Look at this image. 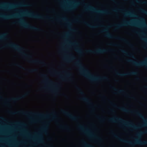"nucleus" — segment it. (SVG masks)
Masks as SVG:
<instances>
[{"label": "nucleus", "instance_id": "1", "mask_svg": "<svg viewBox=\"0 0 147 147\" xmlns=\"http://www.w3.org/2000/svg\"><path fill=\"white\" fill-rule=\"evenodd\" d=\"M109 102L110 104L112 105L115 107H116L118 109L123 111L126 113H135L137 116L143 119L145 122V123L140 126H137L134 125L131 121H127L122 118L116 117L109 119H108L109 121L112 123H120V125L130 127L134 129H137L140 127L147 125V120L145 119L143 115L138 111H132L127 109L124 107H118L112 102L111 101Z\"/></svg>", "mask_w": 147, "mask_h": 147}, {"label": "nucleus", "instance_id": "2", "mask_svg": "<svg viewBox=\"0 0 147 147\" xmlns=\"http://www.w3.org/2000/svg\"><path fill=\"white\" fill-rule=\"evenodd\" d=\"M74 65L79 68L80 74L92 82L102 80H108V78L106 76L96 77L92 75L90 71L86 68L80 60H77Z\"/></svg>", "mask_w": 147, "mask_h": 147}, {"label": "nucleus", "instance_id": "3", "mask_svg": "<svg viewBox=\"0 0 147 147\" xmlns=\"http://www.w3.org/2000/svg\"><path fill=\"white\" fill-rule=\"evenodd\" d=\"M17 113H18V112H11V113L12 114H15ZM19 113L23 115L29 117H30V115H32L40 117L51 118L52 120L55 119L57 118V112L55 111H54L50 114H43L40 113H35L32 112H28L23 111L19 112Z\"/></svg>", "mask_w": 147, "mask_h": 147}, {"label": "nucleus", "instance_id": "4", "mask_svg": "<svg viewBox=\"0 0 147 147\" xmlns=\"http://www.w3.org/2000/svg\"><path fill=\"white\" fill-rule=\"evenodd\" d=\"M41 76L45 78L43 82L51 86V88H49L48 89L53 93L56 94L58 90V84L50 80L46 74H41Z\"/></svg>", "mask_w": 147, "mask_h": 147}, {"label": "nucleus", "instance_id": "5", "mask_svg": "<svg viewBox=\"0 0 147 147\" xmlns=\"http://www.w3.org/2000/svg\"><path fill=\"white\" fill-rule=\"evenodd\" d=\"M112 134L115 138L120 141L127 143L132 146L136 144L144 145L147 144V141H142L138 139H135V141L134 142H132L126 140L121 138L113 132H112Z\"/></svg>", "mask_w": 147, "mask_h": 147}, {"label": "nucleus", "instance_id": "6", "mask_svg": "<svg viewBox=\"0 0 147 147\" xmlns=\"http://www.w3.org/2000/svg\"><path fill=\"white\" fill-rule=\"evenodd\" d=\"M4 47H9L12 48L19 52L21 54L26 57L29 58H31L32 57L31 55H28L25 53L24 51V47H21L17 44L13 42H11L9 44L5 45L4 46L2 47V48H3Z\"/></svg>", "mask_w": 147, "mask_h": 147}, {"label": "nucleus", "instance_id": "7", "mask_svg": "<svg viewBox=\"0 0 147 147\" xmlns=\"http://www.w3.org/2000/svg\"><path fill=\"white\" fill-rule=\"evenodd\" d=\"M108 27H105V28L100 31V32H106V34L105 36L107 38H114L123 41L128 45L130 47H133V45L128 40L126 39L121 37L120 36H114L112 35L109 32Z\"/></svg>", "mask_w": 147, "mask_h": 147}, {"label": "nucleus", "instance_id": "8", "mask_svg": "<svg viewBox=\"0 0 147 147\" xmlns=\"http://www.w3.org/2000/svg\"><path fill=\"white\" fill-rule=\"evenodd\" d=\"M141 19L142 20V22L140 25H136L134 23L133 20H131L130 21H124L123 23L119 24H116L114 26L116 27V29H118L119 28L124 26H135L136 25L138 26H142L143 27L146 28L147 27L146 25V23L143 18H141Z\"/></svg>", "mask_w": 147, "mask_h": 147}, {"label": "nucleus", "instance_id": "9", "mask_svg": "<svg viewBox=\"0 0 147 147\" xmlns=\"http://www.w3.org/2000/svg\"><path fill=\"white\" fill-rule=\"evenodd\" d=\"M22 14L26 16L36 19H47L49 20L53 19V18L49 16H45L38 14H35L33 12H30L28 10L22 11Z\"/></svg>", "mask_w": 147, "mask_h": 147}, {"label": "nucleus", "instance_id": "10", "mask_svg": "<svg viewBox=\"0 0 147 147\" xmlns=\"http://www.w3.org/2000/svg\"><path fill=\"white\" fill-rule=\"evenodd\" d=\"M16 23H19L23 27L31 30L37 31H41L42 30L39 28L36 27L31 25L27 22H26L24 20L21 19L17 22H13V24H16Z\"/></svg>", "mask_w": 147, "mask_h": 147}, {"label": "nucleus", "instance_id": "11", "mask_svg": "<svg viewBox=\"0 0 147 147\" xmlns=\"http://www.w3.org/2000/svg\"><path fill=\"white\" fill-rule=\"evenodd\" d=\"M85 11L90 10L93 12L100 14H110V12L106 10H97L95 7L91 6L88 4H85Z\"/></svg>", "mask_w": 147, "mask_h": 147}, {"label": "nucleus", "instance_id": "12", "mask_svg": "<svg viewBox=\"0 0 147 147\" xmlns=\"http://www.w3.org/2000/svg\"><path fill=\"white\" fill-rule=\"evenodd\" d=\"M80 2L76 0H74L70 2L68 9L69 11H72L75 10L78 6L80 4Z\"/></svg>", "mask_w": 147, "mask_h": 147}, {"label": "nucleus", "instance_id": "13", "mask_svg": "<svg viewBox=\"0 0 147 147\" xmlns=\"http://www.w3.org/2000/svg\"><path fill=\"white\" fill-rule=\"evenodd\" d=\"M17 6V5L9 3H3L0 4V9L9 10Z\"/></svg>", "mask_w": 147, "mask_h": 147}, {"label": "nucleus", "instance_id": "14", "mask_svg": "<svg viewBox=\"0 0 147 147\" xmlns=\"http://www.w3.org/2000/svg\"><path fill=\"white\" fill-rule=\"evenodd\" d=\"M111 51H112V50L111 49L109 50L105 49H99L95 51H93L91 50H86L85 51V52L87 53L100 54Z\"/></svg>", "mask_w": 147, "mask_h": 147}, {"label": "nucleus", "instance_id": "15", "mask_svg": "<svg viewBox=\"0 0 147 147\" xmlns=\"http://www.w3.org/2000/svg\"><path fill=\"white\" fill-rule=\"evenodd\" d=\"M127 61L128 62L131 63L134 65L137 66L141 67L147 66V58L146 59L145 61L139 62H137L131 59H127Z\"/></svg>", "mask_w": 147, "mask_h": 147}, {"label": "nucleus", "instance_id": "16", "mask_svg": "<svg viewBox=\"0 0 147 147\" xmlns=\"http://www.w3.org/2000/svg\"><path fill=\"white\" fill-rule=\"evenodd\" d=\"M28 92H27L24 95L20 96H19L16 98H12L9 99H6V101L4 103L5 105L8 106H9L10 105V104L8 102L10 100H12L13 101L15 102L19 100L24 98L25 96L28 95Z\"/></svg>", "mask_w": 147, "mask_h": 147}, {"label": "nucleus", "instance_id": "17", "mask_svg": "<svg viewBox=\"0 0 147 147\" xmlns=\"http://www.w3.org/2000/svg\"><path fill=\"white\" fill-rule=\"evenodd\" d=\"M78 128L89 136H95V135L91 132L88 129L85 128L82 125H79L78 126Z\"/></svg>", "mask_w": 147, "mask_h": 147}, {"label": "nucleus", "instance_id": "18", "mask_svg": "<svg viewBox=\"0 0 147 147\" xmlns=\"http://www.w3.org/2000/svg\"><path fill=\"white\" fill-rule=\"evenodd\" d=\"M115 72L116 75L121 77L131 75H137L138 74V73L136 71H132L127 73H121L118 72L117 70H115Z\"/></svg>", "mask_w": 147, "mask_h": 147}, {"label": "nucleus", "instance_id": "19", "mask_svg": "<svg viewBox=\"0 0 147 147\" xmlns=\"http://www.w3.org/2000/svg\"><path fill=\"white\" fill-rule=\"evenodd\" d=\"M18 17H20V16L18 14H12L9 15L0 14V18L4 19H9Z\"/></svg>", "mask_w": 147, "mask_h": 147}, {"label": "nucleus", "instance_id": "20", "mask_svg": "<svg viewBox=\"0 0 147 147\" xmlns=\"http://www.w3.org/2000/svg\"><path fill=\"white\" fill-rule=\"evenodd\" d=\"M111 88L112 89H113L114 91H116L117 93H118L119 94L125 93V94H126V95L127 97H128L129 98H134V97H133V96L130 97V96L128 94H126V93L125 91L123 90H122V89L118 90V89H116L113 86H111Z\"/></svg>", "mask_w": 147, "mask_h": 147}, {"label": "nucleus", "instance_id": "21", "mask_svg": "<svg viewBox=\"0 0 147 147\" xmlns=\"http://www.w3.org/2000/svg\"><path fill=\"white\" fill-rule=\"evenodd\" d=\"M67 116L71 120L77 121L80 117L79 116H76L72 113H69L67 114Z\"/></svg>", "mask_w": 147, "mask_h": 147}, {"label": "nucleus", "instance_id": "22", "mask_svg": "<svg viewBox=\"0 0 147 147\" xmlns=\"http://www.w3.org/2000/svg\"><path fill=\"white\" fill-rule=\"evenodd\" d=\"M29 62L31 63H39L42 64L44 65H45L46 64L43 61H40L38 60H33L32 59L29 61Z\"/></svg>", "mask_w": 147, "mask_h": 147}, {"label": "nucleus", "instance_id": "23", "mask_svg": "<svg viewBox=\"0 0 147 147\" xmlns=\"http://www.w3.org/2000/svg\"><path fill=\"white\" fill-rule=\"evenodd\" d=\"M80 99L88 105L92 106L93 105V103L91 102L90 100L88 98L84 97L81 98Z\"/></svg>", "mask_w": 147, "mask_h": 147}, {"label": "nucleus", "instance_id": "24", "mask_svg": "<svg viewBox=\"0 0 147 147\" xmlns=\"http://www.w3.org/2000/svg\"><path fill=\"white\" fill-rule=\"evenodd\" d=\"M124 15L125 16L132 17V16H137L134 13L130 11H125V12L124 13Z\"/></svg>", "mask_w": 147, "mask_h": 147}, {"label": "nucleus", "instance_id": "25", "mask_svg": "<svg viewBox=\"0 0 147 147\" xmlns=\"http://www.w3.org/2000/svg\"><path fill=\"white\" fill-rule=\"evenodd\" d=\"M83 23L86 26L91 28H97L98 27V26L96 25H92L85 21L83 22Z\"/></svg>", "mask_w": 147, "mask_h": 147}, {"label": "nucleus", "instance_id": "26", "mask_svg": "<svg viewBox=\"0 0 147 147\" xmlns=\"http://www.w3.org/2000/svg\"><path fill=\"white\" fill-rule=\"evenodd\" d=\"M121 52H122V53H123L124 54H125L127 56L131 57H132L133 58H135V57H134V55H133L131 53H129L126 51H125V50H123V49L121 50Z\"/></svg>", "mask_w": 147, "mask_h": 147}, {"label": "nucleus", "instance_id": "27", "mask_svg": "<svg viewBox=\"0 0 147 147\" xmlns=\"http://www.w3.org/2000/svg\"><path fill=\"white\" fill-rule=\"evenodd\" d=\"M7 35L8 34L7 33L0 34V40L6 39Z\"/></svg>", "mask_w": 147, "mask_h": 147}, {"label": "nucleus", "instance_id": "28", "mask_svg": "<svg viewBox=\"0 0 147 147\" xmlns=\"http://www.w3.org/2000/svg\"><path fill=\"white\" fill-rule=\"evenodd\" d=\"M76 89L78 91L79 93L82 95H84L85 94L84 92L78 86H75Z\"/></svg>", "mask_w": 147, "mask_h": 147}, {"label": "nucleus", "instance_id": "29", "mask_svg": "<svg viewBox=\"0 0 147 147\" xmlns=\"http://www.w3.org/2000/svg\"><path fill=\"white\" fill-rule=\"evenodd\" d=\"M76 57L72 54H71L69 56L68 58V61L69 62H71L73 60L76 59Z\"/></svg>", "mask_w": 147, "mask_h": 147}, {"label": "nucleus", "instance_id": "30", "mask_svg": "<svg viewBox=\"0 0 147 147\" xmlns=\"http://www.w3.org/2000/svg\"><path fill=\"white\" fill-rule=\"evenodd\" d=\"M75 51L80 54H82L83 53L82 50L78 47H74Z\"/></svg>", "mask_w": 147, "mask_h": 147}, {"label": "nucleus", "instance_id": "31", "mask_svg": "<svg viewBox=\"0 0 147 147\" xmlns=\"http://www.w3.org/2000/svg\"><path fill=\"white\" fill-rule=\"evenodd\" d=\"M68 76L69 77V80L70 81L72 82L74 80V76L72 73H69L68 74Z\"/></svg>", "mask_w": 147, "mask_h": 147}, {"label": "nucleus", "instance_id": "32", "mask_svg": "<svg viewBox=\"0 0 147 147\" xmlns=\"http://www.w3.org/2000/svg\"><path fill=\"white\" fill-rule=\"evenodd\" d=\"M83 144L85 147H94L92 145L88 144L85 141H82Z\"/></svg>", "mask_w": 147, "mask_h": 147}, {"label": "nucleus", "instance_id": "33", "mask_svg": "<svg viewBox=\"0 0 147 147\" xmlns=\"http://www.w3.org/2000/svg\"><path fill=\"white\" fill-rule=\"evenodd\" d=\"M147 133V130H146L144 132H140L137 134L136 136L139 138V137L141 136L142 134Z\"/></svg>", "mask_w": 147, "mask_h": 147}, {"label": "nucleus", "instance_id": "34", "mask_svg": "<svg viewBox=\"0 0 147 147\" xmlns=\"http://www.w3.org/2000/svg\"><path fill=\"white\" fill-rule=\"evenodd\" d=\"M69 44L71 46H77L78 45V43L76 42H70Z\"/></svg>", "mask_w": 147, "mask_h": 147}, {"label": "nucleus", "instance_id": "35", "mask_svg": "<svg viewBox=\"0 0 147 147\" xmlns=\"http://www.w3.org/2000/svg\"><path fill=\"white\" fill-rule=\"evenodd\" d=\"M48 122H46L45 123V125H44V127L42 128V129L43 131L45 132L46 130L47 129V127L48 126Z\"/></svg>", "mask_w": 147, "mask_h": 147}, {"label": "nucleus", "instance_id": "36", "mask_svg": "<svg viewBox=\"0 0 147 147\" xmlns=\"http://www.w3.org/2000/svg\"><path fill=\"white\" fill-rule=\"evenodd\" d=\"M16 66L18 67L19 68L21 69H23V70H25V68H24V67H23L22 65H20L18 63H16L14 64Z\"/></svg>", "mask_w": 147, "mask_h": 147}, {"label": "nucleus", "instance_id": "37", "mask_svg": "<svg viewBox=\"0 0 147 147\" xmlns=\"http://www.w3.org/2000/svg\"><path fill=\"white\" fill-rule=\"evenodd\" d=\"M96 117L101 122H103L104 121V119L103 117H101L98 115L96 116Z\"/></svg>", "mask_w": 147, "mask_h": 147}, {"label": "nucleus", "instance_id": "38", "mask_svg": "<svg viewBox=\"0 0 147 147\" xmlns=\"http://www.w3.org/2000/svg\"><path fill=\"white\" fill-rule=\"evenodd\" d=\"M140 11L143 13H144V14H146V15H147V11L142 9V8H140Z\"/></svg>", "mask_w": 147, "mask_h": 147}, {"label": "nucleus", "instance_id": "39", "mask_svg": "<svg viewBox=\"0 0 147 147\" xmlns=\"http://www.w3.org/2000/svg\"><path fill=\"white\" fill-rule=\"evenodd\" d=\"M38 71V69H31L30 70H28V71L30 73H32L35 72H36Z\"/></svg>", "mask_w": 147, "mask_h": 147}, {"label": "nucleus", "instance_id": "40", "mask_svg": "<svg viewBox=\"0 0 147 147\" xmlns=\"http://www.w3.org/2000/svg\"><path fill=\"white\" fill-rule=\"evenodd\" d=\"M110 45H111L113 46H116V47H118V46H120V45H119L117 44H115V43H110Z\"/></svg>", "mask_w": 147, "mask_h": 147}, {"label": "nucleus", "instance_id": "41", "mask_svg": "<svg viewBox=\"0 0 147 147\" xmlns=\"http://www.w3.org/2000/svg\"><path fill=\"white\" fill-rule=\"evenodd\" d=\"M20 6H25V7H28L30 6V5L29 4H20Z\"/></svg>", "mask_w": 147, "mask_h": 147}, {"label": "nucleus", "instance_id": "42", "mask_svg": "<svg viewBox=\"0 0 147 147\" xmlns=\"http://www.w3.org/2000/svg\"><path fill=\"white\" fill-rule=\"evenodd\" d=\"M66 97V94H65V99ZM65 116L66 115V112L65 111Z\"/></svg>", "mask_w": 147, "mask_h": 147}, {"label": "nucleus", "instance_id": "43", "mask_svg": "<svg viewBox=\"0 0 147 147\" xmlns=\"http://www.w3.org/2000/svg\"><path fill=\"white\" fill-rule=\"evenodd\" d=\"M133 31L136 33H137L139 34H142V35H144V34L142 32H136V31H135L134 30Z\"/></svg>", "mask_w": 147, "mask_h": 147}, {"label": "nucleus", "instance_id": "44", "mask_svg": "<svg viewBox=\"0 0 147 147\" xmlns=\"http://www.w3.org/2000/svg\"><path fill=\"white\" fill-rule=\"evenodd\" d=\"M65 36L66 35V32L65 31ZM66 61L65 55V63Z\"/></svg>", "mask_w": 147, "mask_h": 147}, {"label": "nucleus", "instance_id": "45", "mask_svg": "<svg viewBox=\"0 0 147 147\" xmlns=\"http://www.w3.org/2000/svg\"><path fill=\"white\" fill-rule=\"evenodd\" d=\"M141 38L142 40L145 41L147 43V38H142V37H141Z\"/></svg>", "mask_w": 147, "mask_h": 147}, {"label": "nucleus", "instance_id": "46", "mask_svg": "<svg viewBox=\"0 0 147 147\" xmlns=\"http://www.w3.org/2000/svg\"><path fill=\"white\" fill-rule=\"evenodd\" d=\"M54 73L56 75H57L59 74L58 72L55 69H54Z\"/></svg>", "mask_w": 147, "mask_h": 147}, {"label": "nucleus", "instance_id": "47", "mask_svg": "<svg viewBox=\"0 0 147 147\" xmlns=\"http://www.w3.org/2000/svg\"><path fill=\"white\" fill-rule=\"evenodd\" d=\"M65 130L66 129V124H65ZM65 138H66V136L65 135Z\"/></svg>", "mask_w": 147, "mask_h": 147}, {"label": "nucleus", "instance_id": "48", "mask_svg": "<svg viewBox=\"0 0 147 147\" xmlns=\"http://www.w3.org/2000/svg\"><path fill=\"white\" fill-rule=\"evenodd\" d=\"M70 30L72 32H74L75 31V29L73 28H71Z\"/></svg>", "mask_w": 147, "mask_h": 147}, {"label": "nucleus", "instance_id": "49", "mask_svg": "<svg viewBox=\"0 0 147 147\" xmlns=\"http://www.w3.org/2000/svg\"><path fill=\"white\" fill-rule=\"evenodd\" d=\"M74 21L75 22H78L79 20L78 19H74Z\"/></svg>", "mask_w": 147, "mask_h": 147}, {"label": "nucleus", "instance_id": "50", "mask_svg": "<svg viewBox=\"0 0 147 147\" xmlns=\"http://www.w3.org/2000/svg\"><path fill=\"white\" fill-rule=\"evenodd\" d=\"M66 81V79H65V82Z\"/></svg>", "mask_w": 147, "mask_h": 147}, {"label": "nucleus", "instance_id": "51", "mask_svg": "<svg viewBox=\"0 0 147 147\" xmlns=\"http://www.w3.org/2000/svg\"><path fill=\"white\" fill-rule=\"evenodd\" d=\"M54 20L56 21H58L59 20V19L58 18H57L55 19Z\"/></svg>", "mask_w": 147, "mask_h": 147}, {"label": "nucleus", "instance_id": "52", "mask_svg": "<svg viewBox=\"0 0 147 147\" xmlns=\"http://www.w3.org/2000/svg\"><path fill=\"white\" fill-rule=\"evenodd\" d=\"M52 11L53 12H55V10L54 9H52Z\"/></svg>", "mask_w": 147, "mask_h": 147}, {"label": "nucleus", "instance_id": "53", "mask_svg": "<svg viewBox=\"0 0 147 147\" xmlns=\"http://www.w3.org/2000/svg\"><path fill=\"white\" fill-rule=\"evenodd\" d=\"M111 112H114V110L113 109H112L111 110Z\"/></svg>", "mask_w": 147, "mask_h": 147}, {"label": "nucleus", "instance_id": "54", "mask_svg": "<svg viewBox=\"0 0 147 147\" xmlns=\"http://www.w3.org/2000/svg\"><path fill=\"white\" fill-rule=\"evenodd\" d=\"M3 98V97L0 95V99H2Z\"/></svg>", "mask_w": 147, "mask_h": 147}, {"label": "nucleus", "instance_id": "55", "mask_svg": "<svg viewBox=\"0 0 147 147\" xmlns=\"http://www.w3.org/2000/svg\"><path fill=\"white\" fill-rule=\"evenodd\" d=\"M113 11H117V10L116 9H113Z\"/></svg>", "mask_w": 147, "mask_h": 147}, {"label": "nucleus", "instance_id": "56", "mask_svg": "<svg viewBox=\"0 0 147 147\" xmlns=\"http://www.w3.org/2000/svg\"><path fill=\"white\" fill-rule=\"evenodd\" d=\"M65 20H66V17H65Z\"/></svg>", "mask_w": 147, "mask_h": 147}, {"label": "nucleus", "instance_id": "57", "mask_svg": "<svg viewBox=\"0 0 147 147\" xmlns=\"http://www.w3.org/2000/svg\"><path fill=\"white\" fill-rule=\"evenodd\" d=\"M51 32L53 33L56 34L53 31H51Z\"/></svg>", "mask_w": 147, "mask_h": 147}, {"label": "nucleus", "instance_id": "58", "mask_svg": "<svg viewBox=\"0 0 147 147\" xmlns=\"http://www.w3.org/2000/svg\"><path fill=\"white\" fill-rule=\"evenodd\" d=\"M66 10V7H65V12Z\"/></svg>", "mask_w": 147, "mask_h": 147}, {"label": "nucleus", "instance_id": "59", "mask_svg": "<svg viewBox=\"0 0 147 147\" xmlns=\"http://www.w3.org/2000/svg\"><path fill=\"white\" fill-rule=\"evenodd\" d=\"M78 16L79 18H81V15H79Z\"/></svg>", "mask_w": 147, "mask_h": 147}, {"label": "nucleus", "instance_id": "60", "mask_svg": "<svg viewBox=\"0 0 147 147\" xmlns=\"http://www.w3.org/2000/svg\"><path fill=\"white\" fill-rule=\"evenodd\" d=\"M137 79L138 80V79H139V78H137Z\"/></svg>", "mask_w": 147, "mask_h": 147}, {"label": "nucleus", "instance_id": "61", "mask_svg": "<svg viewBox=\"0 0 147 147\" xmlns=\"http://www.w3.org/2000/svg\"><path fill=\"white\" fill-rule=\"evenodd\" d=\"M145 88L147 89V86H146Z\"/></svg>", "mask_w": 147, "mask_h": 147}, {"label": "nucleus", "instance_id": "62", "mask_svg": "<svg viewBox=\"0 0 147 147\" xmlns=\"http://www.w3.org/2000/svg\"><path fill=\"white\" fill-rule=\"evenodd\" d=\"M33 121H36V120H33Z\"/></svg>", "mask_w": 147, "mask_h": 147}, {"label": "nucleus", "instance_id": "63", "mask_svg": "<svg viewBox=\"0 0 147 147\" xmlns=\"http://www.w3.org/2000/svg\"><path fill=\"white\" fill-rule=\"evenodd\" d=\"M132 4L133 5H134V3H132Z\"/></svg>", "mask_w": 147, "mask_h": 147}, {"label": "nucleus", "instance_id": "64", "mask_svg": "<svg viewBox=\"0 0 147 147\" xmlns=\"http://www.w3.org/2000/svg\"><path fill=\"white\" fill-rule=\"evenodd\" d=\"M146 81L147 82V79L146 80Z\"/></svg>", "mask_w": 147, "mask_h": 147}]
</instances>
